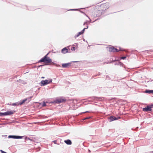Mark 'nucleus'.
Returning <instances> with one entry per match:
<instances>
[{"label": "nucleus", "mask_w": 153, "mask_h": 153, "mask_svg": "<svg viewBox=\"0 0 153 153\" xmlns=\"http://www.w3.org/2000/svg\"><path fill=\"white\" fill-rule=\"evenodd\" d=\"M52 81V79H47L42 80L40 82L41 86H44L46 85L51 83Z\"/></svg>", "instance_id": "nucleus-1"}, {"label": "nucleus", "mask_w": 153, "mask_h": 153, "mask_svg": "<svg viewBox=\"0 0 153 153\" xmlns=\"http://www.w3.org/2000/svg\"><path fill=\"white\" fill-rule=\"evenodd\" d=\"M41 62H44L46 64L50 63L51 62V60L49 58L45 56L44 58L42 59L40 61Z\"/></svg>", "instance_id": "nucleus-2"}, {"label": "nucleus", "mask_w": 153, "mask_h": 153, "mask_svg": "<svg viewBox=\"0 0 153 153\" xmlns=\"http://www.w3.org/2000/svg\"><path fill=\"white\" fill-rule=\"evenodd\" d=\"M13 114V111H8L4 113L0 112V116H3L7 115H10Z\"/></svg>", "instance_id": "nucleus-3"}, {"label": "nucleus", "mask_w": 153, "mask_h": 153, "mask_svg": "<svg viewBox=\"0 0 153 153\" xmlns=\"http://www.w3.org/2000/svg\"><path fill=\"white\" fill-rule=\"evenodd\" d=\"M153 108V105H150L149 106H147V107L143 109V110L144 111H151L152 110V108Z\"/></svg>", "instance_id": "nucleus-4"}, {"label": "nucleus", "mask_w": 153, "mask_h": 153, "mask_svg": "<svg viewBox=\"0 0 153 153\" xmlns=\"http://www.w3.org/2000/svg\"><path fill=\"white\" fill-rule=\"evenodd\" d=\"M65 101V100L64 99L59 98L54 100L53 102L59 103L64 102Z\"/></svg>", "instance_id": "nucleus-5"}, {"label": "nucleus", "mask_w": 153, "mask_h": 153, "mask_svg": "<svg viewBox=\"0 0 153 153\" xmlns=\"http://www.w3.org/2000/svg\"><path fill=\"white\" fill-rule=\"evenodd\" d=\"M8 137L9 138H14V139H19L22 138V136H16L10 135L8 136Z\"/></svg>", "instance_id": "nucleus-6"}, {"label": "nucleus", "mask_w": 153, "mask_h": 153, "mask_svg": "<svg viewBox=\"0 0 153 153\" xmlns=\"http://www.w3.org/2000/svg\"><path fill=\"white\" fill-rule=\"evenodd\" d=\"M31 98H27L25 100H23L22 101H21L20 102H19V103L18 104H15L14 105H21L23 103H24L25 102H26L27 100H28L30 99Z\"/></svg>", "instance_id": "nucleus-7"}, {"label": "nucleus", "mask_w": 153, "mask_h": 153, "mask_svg": "<svg viewBox=\"0 0 153 153\" xmlns=\"http://www.w3.org/2000/svg\"><path fill=\"white\" fill-rule=\"evenodd\" d=\"M31 98H27L25 100H23L22 101H21L20 102H19V103L18 104H15L14 105H21L23 103H24L25 102H26L27 100H28L30 99Z\"/></svg>", "instance_id": "nucleus-8"}, {"label": "nucleus", "mask_w": 153, "mask_h": 153, "mask_svg": "<svg viewBox=\"0 0 153 153\" xmlns=\"http://www.w3.org/2000/svg\"><path fill=\"white\" fill-rule=\"evenodd\" d=\"M71 65V63H65V64H62V66L63 68H66L68 66L70 65Z\"/></svg>", "instance_id": "nucleus-9"}, {"label": "nucleus", "mask_w": 153, "mask_h": 153, "mask_svg": "<svg viewBox=\"0 0 153 153\" xmlns=\"http://www.w3.org/2000/svg\"><path fill=\"white\" fill-rule=\"evenodd\" d=\"M62 52L63 53H65L68 52V50L66 48H64L62 50Z\"/></svg>", "instance_id": "nucleus-10"}, {"label": "nucleus", "mask_w": 153, "mask_h": 153, "mask_svg": "<svg viewBox=\"0 0 153 153\" xmlns=\"http://www.w3.org/2000/svg\"><path fill=\"white\" fill-rule=\"evenodd\" d=\"M109 51H113L114 52L115 51H117V50L116 49L114 48H112V47H110V50H109Z\"/></svg>", "instance_id": "nucleus-11"}, {"label": "nucleus", "mask_w": 153, "mask_h": 153, "mask_svg": "<svg viewBox=\"0 0 153 153\" xmlns=\"http://www.w3.org/2000/svg\"><path fill=\"white\" fill-rule=\"evenodd\" d=\"M117 119L113 117H111L109 118V120L110 121H112L114 120H116Z\"/></svg>", "instance_id": "nucleus-12"}, {"label": "nucleus", "mask_w": 153, "mask_h": 153, "mask_svg": "<svg viewBox=\"0 0 153 153\" xmlns=\"http://www.w3.org/2000/svg\"><path fill=\"white\" fill-rule=\"evenodd\" d=\"M65 142L68 144L70 145L71 143V141L69 140H67L65 141Z\"/></svg>", "instance_id": "nucleus-13"}, {"label": "nucleus", "mask_w": 153, "mask_h": 153, "mask_svg": "<svg viewBox=\"0 0 153 153\" xmlns=\"http://www.w3.org/2000/svg\"><path fill=\"white\" fill-rule=\"evenodd\" d=\"M145 92L146 93H153V90H146V91Z\"/></svg>", "instance_id": "nucleus-14"}, {"label": "nucleus", "mask_w": 153, "mask_h": 153, "mask_svg": "<svg viewBox=\"0 0 153 153\" xmlns=\"http://www.w3.org/2000/svg\"><path fill=\"white\" fill-rule=\"evenodd\" d=\"M86 29V28H84V29L81 32H79V34L77 36H79V35H80V34H82V33L84 32V30Z\"/></svg>", "instance_id": "nucleus-15"}, {"label": "nucleus", "mask_w": 153, "mask_h": 153, "mask_svg": "<svg viewBox=\"0 0 153 153\" xmlns=\"http://www.w3.org/2000/svg\"><path fill=\"white\" fill-rule=\"evenodd\" d=\"M71 50L72 51H75V47H73L71 48Z\"/></svg>", "instance_id": "nucleus-16"}, {"label": "nucleus", "mask_w": 153, "mask_h": 153, "mask_svg": "<svg viewBox=\"0 0 153 153\" xmlns=\"http://www.w3.org/2000/svg\"><path fill=\"white\" fill-rule=\"evenodd\" d=\"M0 151L2 153H7L6 152H4V151H2V150H0Z\"/></svg>", "instance_id": "nucleus-17"}, {"label": "nucleus", "mask_w": 153, "mask_h": 153, "mask_svg": "<svg viewBox=\"0 0 153 153\" xmlns=\"http://www.w3.org/2000/svg\"><path fill=\"white\" fill-rule=\"evenodd\" d=\"M42 105V106H45L46 105L45 102H44Z\"/></svg>", "instance_id": "nucleus-18"}, {"label": "nucleus", "mask_w": 153, "mask_h": 153, "mask_svg": "<svg viewBox=\"0 0 153 153\" xmlns=\"http://www.w3.org/2000/svg\"><path fill=\"white\" fill-rule=\"evenodd\" d=\"M126 58L125 56L121 58V59H125Z\"/></svg>", "instance_id": "nucleus-19"}, {"label": "nucleus", "mask_w": 153, "mask_h": 153, "mask_svg": "<svg viewBox=\"0 0 153 153\" xmlns=\"http://www.w3.org/2000/svg\"><path fill=\"white\" fill-rule=\"evenodd\" d=\"M37 105H38L39 106V105H40L41 104H40V103H36Z\"/></svg>", "instance_id": "nucleus-20"}, {"label": "nucleus", "mask_w": 153, "mask_h": 153, "mask_svg": "<svg viewBox=\"0 0 153 153\" xmlns=\"http://www.w3.org/2000/svg\"><path fill=\"white\" fill-rule=\"evenodd\" d=\"M42 78H44V77H42Z\"/></svg>", "instance_id": "nucleus-21"}, {"label": "nucleus", "mask_w": 153, "mask_h": 153, "mask_svg": "<svg viewBox=\"0 0 153 153\" xmlns=\"http://www.w3.org/2000/svg\"><path fill=\"white\" fill-rule=\"evenodd\" d=\"M152 153H153V152H152Z\"/></svg>", "instance_id": "nucleus-22"}]
</instances>
